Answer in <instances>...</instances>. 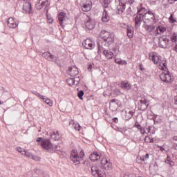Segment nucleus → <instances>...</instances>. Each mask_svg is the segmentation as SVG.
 I'll use <instances>...</instances> for the list:
<instances>
[{"mask_svg":"<svg viewBox=\"0 0 177 177\" xmlns=\"http://www.w3.org/2000/svg\"><path fill=\"white\" fill-rule=\"evenodd\" d=\"M127 0H115V11L118 15H123L127 7Z\"/></svg>","mask_w":177,"mask_h":177,"instance_id":"1","label":"nucleus"},{"mask_svg":"<svg viewBox=\"0 0 177 177\" xmlns=\"http://www.w3.org/2000/svg\"><path fill=\"white\" fill-rule=\"evenodd\" d=\"M100 35L103 41H106L109 45H111L114 42V33L104 30L101 31Z\"/></svg>","mask_w":177,"mask_h":177,"instance_id":"2","label":"nucleus"},{"mask_svg":"<svg viewBox=\"0 0 177 177\" xmlns=\"http://www.w3.org/2000/svg\"><path fill=\"white\" fill-rule=\"evenodd\" d=\"M85 156V153H84V151L82 150L80 151V156H78V153L77 152L76 150H74L71 153V160L75 164V165L80 164L81 162V160L84 158V156Z\"/></svg>","mask_w":177,"mask_h":177,"instance_id":"3","label":"nucleus"},{"mask_svg":"<svg viewBox=\"0 0 177 177\" xmlns=\"http://www.w3.org/2000/svg\"><path fill=\"white\" fill-rule=\"evenodd\" d=\"M144 23H150L152 22L154 24L157 23V20L156 19V16L151 11H148L144 13Z\"/></svg>","mask_w":177,"mask_h":177,"instance_id":"4","label":"nucleus"},{"mask_svg":"<svg viewBox=\"0 0 177 177\" xmlns=\"http://www.w3.org/2000/svg\"><path fill=\"white\" fill-rule=\"evenodd\" d=\"M100 167L102 169H105L106 171H110V169H111L112 168V165H111V162H110V161L107 158H103L100 160Z\"/></svg>","mask_w":177,"mask_h":177,"instance_id":"5","label":"nucleus"},{"mask_svg":"<svg viewBox=\"0 0 177 177\" xmlns=\"http://www.w3.org/2000/svg\"><path fill=\"white\" fill-rule=\"evenodd\" d=\"M149 107V102H147V99L145 97H142L138 104V110L141 111H145Z\"/></svg>","mask_w":177,"mask_h":177,"instance_id":"6","label":"nucleus"},{"mask_svg":"<svg viewBox=\"0 0 177 177\" xmlns=\"http://www.w3.org/2000/svg\"><path fill=\"white\" fill-rule=\"evenodd\" d=\"M169 43V39L167 38V36H162L159 37L158 46L160 48L163 49H167L168 48V44Z\"/></svg>","mask_w":177,"mask_h":177,"instance_id":"7","label":"nucleus"},{"mask_svg":"<svg viewBox=\"0 0 177 177\" xmlns=\"http://www.w3.org/2000/svg\"><path fill=\"white\" fill-rule=\"evenodd\" d=\"M41 146L45 150H53V145L49 139H44L41 142Z\"/></svg>","mask_w":177,"mask_h":177,"instance_id":"8","label":"nucleus"},{"mask_svg":"<svg viewBox=\"0 0 177 177\" xmlns=\"http://www.w3.org/2000/svg\"><path fill=\"white\" fill-rule=\"evenodd\" d=\"M109 44L106 40L100 41L97 43L98 46V53H102V52H104V50H106V49L109 48Z\"/></svg>","mask_w":177,"mask_h":177,"instance_id":"9","label":"nucleus"},{"mask_svg":"<svg viewBox=\"0 0 177 177\" xmlns=\"http://www.w3.org/2000/svg\"><path fill=\"white\" fill-rule=\"evenodd\" d=\"M136 28H139L142 21H145V17L142 14H137L134 19Z\"/></svg>","mask_w":177,"mask_h":177,"instance_id":"10","label":"nucleus"},{"mask_svg":"<svg viewBox=\"0 0 177 177\" xmlns=\"http://www.w3.org/2000/svg\"><path fill=\"white\" fill-rule=\"evenodd\" d=\"M41 56L45 57L48 62H54L55 63L57 62V57L50 54L49 52L42 53Z\"/></svg>","mask_w":177,"mask_h":177,"instance_id":"11","label":"nucleus"},{"mask_svg":"<svg viewBox=\"0 0 177 177\" xmlns=\"http://www.w3.org/2000/svg\"><path fill=\"white\" fill-rule=\"evenodd\" d=\"M119 103L120 101L115 99H113L111 100V102L109 104V109L111 110V111H116V110L119 107Z\"/></svg>","mask_w":177,"mask_h":177,"instance_id":"12","label":"nucleus"},{"mask_svg":"<svg viewBox=\"0 0 177 177\" xmlns=\"http://www.w3.org/2000/svg\"><path fill=\"white\" fill-rule=\"evenodd\" d=\"M122 27H124V28H126L127 37H129V38H133L134 32L133 27L132 26H129L125 24H123Z\"/></svg>","mask_w":177,"mask_h":177,"instance_id":"13","label":"nucleus"},{"mask_svg":"<svg viewBox=\"0 0 177 177\" xmlns=\"http://www.w3.org/2000/svg\"><path fill=\"white\" fill-rule=\"evenodd\" d=\"M120 88H122V89H124V91H131V89L132 88V84H131V83H129V82L124 80V81H122L120 82Z\"/></svg>","mask_w":177,"mask_h":177,"instance_id":"14","label":"nucleus"},{"mask_svg":"<svg viewBox=\"0 0 177 177\" xmlns=\"http://www.w3.org/2000/svg\"><path fill=\"white\" fill-rule=\"evenodd\" d=\"M144 28L150 35L156 34V26L154 25H144Z\"/></svg>","mask_w":177,"mask_h":177,"instance_id":"15","label":"nucleus"},{"mask_svg":"<svg viewBox=\"0 0 177 177\" xmlns=\"http://www.w3.org/2000/svg\"><path fill=\"white\" fill-rule=\"evenodd\" d=\"M124 118L126 120V121H128V120H131L132 117H133V111H131L129 109H125L124 111Z\"/></svg>","mask_w":177,"mask_h":177,"instance_id":"16","label":"nucleus"},{"mask_svg":"<svg viewBox=\"0 0 177 177\" xmlns=\"http://www.w3.org/2000/svg\"><path fill=\"white\" fill-rule=\"evenodd\" d=\"M68 74L71 77H75L76 75H78L80 72L78 71V68L75 66H71L68 68Z\"/></svg>","mask_w":177,"mask_h":177,"instance_id":"17","label":"nucleus"},{"mask_svg":"<svg viewBox=\"0 0 177 177\" xmlns=\"http://www.w3.org/2000/svg\"><path fill=\"white\" fill-rule=\"evenodd\" d=\"M82 46L85 48V49H92V48H93V44L90 39H87L83 41Z\"/></svg>","mask_w":177,"mask_h":177,"instance_id":"18","label":"nucleus"},{"mask_svg":"<svg viewBox=\"0 0 177 177\" xmlns=\"http://www.w3.org/2000/svg\"><path fill=\"white\" fill-rule=\"evenodd\" d=\"M85 26L88 30H93L95 28V21L88 19L85 24Z\"/></svg>","mask_w":177,"mask_h":177,"instance_id":"19","label":"nucleus"},{"mask_svg":"<svg viewBox=\"0 0 177 177\" xmlns=\"http://www.w3.org/2000/svg\"><path fill=\"white\" fill-rule=\"evenodd\" d=\"M8 27L9 28H16L17 27V24H16V21L12 17H10L8 19Z\"/></svg>","mask_w":177,"mask_h":177,"instance_id":"20","label":"nucleus"},{"mask_svg":"<svg viewBox=\"0 0 177 177\" xmlns=\"http://www.w3.org/2000/svg\"><path fill=\"white\" fill-rule=\"evenodd\" d=\"M102 21H103V23H109V21H110V16H109V14L107 13V10H106V9H104V11L102 12Z\"/></svg>","mask_w":177,"mask_h":177,"instance_id":"21","label":"nucleus"},{"mask_svg":"<svg viewBox=\"0 0 177 177\" xmlns=\"http://www.w3.org/2000/svg\"><path fill=\"white\" fill-rule=\"evenodd\" d=\"M24 12L26 13H30L31 12V3L25 2L22 8Z\"/></svg>","mask_w":177,"mask_h":177,"instance_id":"22","label":"nucleus"},{"mask_svg":"<svg viewBox=\"0 0 177 177\" xmlns=\"http://www.w3.org/2000/svg\"><path fill=\"white\" fill-rule=\"evenodd\" d=\"M58 20L60 26H63V22L66 20V13L59 12L58 14Z\"/></svg>","mask_w":177,"mask_h":177,"instance_id":"23","label":"nucleus"},{"mask_svg":"<svg viewBox=\"0 0 177 177\" xmlns=\"http://www.w3.org/2000/svg\"><path fill=\"white\" fill-rule=\"evenodd\" d=\"M89 158L91 161H97V160H100V155L97 152H93L90 155Z\"/></svg>","mask_w":177,"mask_h":177,"instance_id":"24","label":"nucleus"},{"mask_svg":"<svg viewBox=\"0 0 177 177\" xmlns=\"http://www.w3.org/2000/svg\"><path fill=\"white\" fill-rule=\"evenodd\" d=\"M166 30H167V28H165V26H159L155 30V34H156V35H158L164 32Z\"/></svg>","mask_w":177,"mask_h":177,"instance_id":"25","label":"nucleus"},{"mask_svg":"<svg viewBox=\"0 0 177 177\" xmlns=\"http://www.w3.org/2000/svg\"><path fill=\"white\" fill-rule=\"evenodd\" d=\"M151 60L154 63V64H158V63L160 64V62L162 61L161 56H157V55H153L151 57Z\"/></svg>","mask_w":177,"mask_h":177,"instance_id":"26","label":"nucleus"},{"mask_svg":"<svg viewBox=\"0 0 177 177\" xmlns=\"http://www.w3.org/2000/svg\"><path fill=\"white\" fill-rule=\"evenodd\" d=\"M50 138L53 140H60V134H59V131L53 132L50 134Z\"/></svg>","mask_w":177,"mask_h":177,"instance_id":"27","label":"nucleus"},{"mask_svg":"<svg viewBox=\"0 0 177 177\" xmlns=\"http://www.w3.org/2000/svg\"><path fill=\"white\" fill-rule=\"evenodd\" d=\"M103 53L106 56V59H111L114 56V53L111 51L104 50Z\"/></svg>","mask_w":177,"mask_h":177,"instance_id":"28","label":"nucleus"},{"mask_svg":"<svg viewBox=\"0 0 177 177\" xmlns=\"http://www.w3.org/2000/svg\"><path fill=\"white\" fill-rule=\"evenodd\" d=\"M92 8V4H84L83 6L82 7V9L83 12H89Z\"/></svg>","mask_w":177,"mask_h":177,"instance_id":"29","label":"nucleus"},{"mask_svg":"<svg viewBox=\"0 0 177 177\" xmlns=\"http://www.w3.org/2000/svg\"><path fill=\"white\" fill-rule=\"evenodd\" d=\"M165 162L166 164H169L170 167H174V165H175L174 161L171 160V157L169 156V155H167Z\"/></svg>","mask_w":177,"mask_h":177,"instance_id":"30","label":"nucleus"},{"mask_svg":"<svg viewBox=\"0 0 177 177\" xmlns=\"http://www.w3.org/2000/svg\"><path fill=\"white\" fill-rule=\"evenodd\" d=\"M174 81V79L172 78V76H171V74H169L168 72L166 74V83L167 84H171Z\"/></svg>","mask_w":177,"mask_h":177,"instance_id":"31","label":"nucleus"},{"mask_svg":"<svg viewBox=\"0 0 177 177\" xmlns=\"http://www.w3.org/2000/svg\"><path fill=\"white\" fill-rule=\"evenodd\" d=\"M159 66L161 70H164V68H165V70H168V68L167 66V61H161L159 64Z\"/></svg>","mask_w":177,"mask_h":177,"instance_id":"32","label":"nucleus"},{"mask_svg":"<svg viewBox=\"0 0 177 177\" xmlns=\"http://www.w3.org/2000/svg\"><path fill=\"white\" fill-rule=\"evenodd\" d=\"M44 102H45V103L46 104H48V106H50V107H52L53 106V102L52 101V100L49 99V98H46L44 97V100H43Z\"/></svg>","mask_w":177,"mask_h":177,"instance_id":"33","label":"nucleus"},{"mask_svg":"<svg viewBox=\"0 0 177 177\" xmlns=\"http://www.w3.org/2000/svg\"><path fill=\"white\" fill-rule=\"evenodd\" d=\"M160 78L161 81H162L163 82H167V73H162L160 75Z\"/></svg>","mask_w":177,"mask_h":177,"instance_id":"34","label":"nucleus"},{"mask_svg":"<svg viewBox=\"0 0 177 177\" xmlns=\"http://www.w3.org/2000/svg\"><path fill=\"white\" fill-rule=\"evenodd\" d=\"M32 93L34 95H35L36 96H38V97H39L40 99H42V100H45V96L39 94V93H38V91H32Z\"/></svg>","mask_w":177,"mask_h":177,"instance_id":"35","label":"nucleus"},{"mask_svg":"<svg viewBox=\"0 0 177 177\" xmlns=\"http://www.w3.org/2000/svg\"><path fill=\"white\" fill-rule=\"evenodd\" d=\"M66 82L70 86H72V85H75L74 80L73 78H68L66 80Z\"/></svg>","mask_w":177,"mask_h":177,"instance_id":"36","label":"nucleus"},{"mask_svg":"<svg viewBox=\"0 0 177 177\" xmlns=\"http://www.w3.org/2000/svg\"><path fill=\"white\" fill-rule=\"evenodd\" d=\"M145 12H146V8H141L138 10L137 15H145V13H146Z\"/></svg>","mask_w":177,"mask_h":177,"instance_id":"37","label":"nucleus"},{"mask_svg":"<svg viewBox=\"0 0 177 177\" xmlns=\"http://www.w3.org/2000/svg\"><path fill=\"white\" fill-rule=\"evenodd\" d=\"M73 82L75 84V85H78V84H80V81H81V80L80 79V77H73Z\"/></svg>","mask_w":177,"mask_h":177,"instance_id":"38","label":"nucleus"},{"mask_svg":"<svg viewBox=\"0 0 177 177\" xmlns=\"http://www.w3.org/2000/svg\"><path fill=\"white\" fill-rule=\"evenodd\" d=\"M149 157H150V155L149 153H146L145 156H142L140 157V160L146 161V160H148Z\"/></svg>","mask_w":177,"mask_h":177,"instance_id":"39","label":"nucleus"},{"mask_svg":"<svg viewBox=\"0 0 177 177\" xmlns=\"http://www.w3.org/2000/svg\"><path fill=\"white\" fill-rule=\"evenodd\" d=\"M171 41L172 42L176 43V41H177V34L176 33L173 34V36L171 37Z\"/></svg>","mask_w":177,"mask_h":177,"instance_id":"40","label":"nucleus"},{"mask_svg":"<svg viewBox=\"0 0 177 177\" xmlns=\"http://www.w3.org/2000/svg\"><path fill=\"white\" fill-rule=\"evenodd\" d=\"M77 96L80 100H82L84 99L82 96H84V91L81 90L80 91L78 92Z\"/></svg>","mask_w":177,"mask_h":177,"instance_id":"41","label":"nucleus"},{"mask_svg":"<svg viewBox=\"0 0 177 177\" xmlns=\"http://www.w3.org/2000/svg\"><path fill=\"white\" fill-rule=\"evenodd\" d=\"M144 140L146 142V143H151L153 142V140H151V138H150L149 136H145Z\"/></svg>","mask_w":177,"mask_h":177,"instance_id":"42","label":"nucleus"},{"mask_svg":"<svg viewBox=\"0 0 177 177\" xmlns=\"http://www.w3.org/2000/svg\"><path fill=\"white\" fill-rule=\"evenodd\" d=\"M54 151H59V153H62V149H60V146L56 145L55 148L53 147V149Z\"/></svg>","mask_w":177,"mask_h":177,"instance_id":"43","label":"nucleus"},{"mask_svg":"<svg viewBox=\"0 0 177 177\" xmlns=\"http://www.w3.org/2000/svg\"><path fill=\"white\" fill-rule=\"evenodd\" d=\"M25 156H26V157H28V158H32V153H31L30 152H28V151H25Z\"/></svg>","mask_w":177,"mask_h":177,"instance_id":"44","label":"nucleus"},{"mask_svg":"<svg viewBox=\"0 0 177 177\" xmlns=\"http://www.w3.org/2000/svg\"><path fill=\"white\" fill-rule=\"evenodd\" d=\"M32 160H34L35 161H39L41 160V158L38 156H34L32 155Z\"/></svg>","mask_w":177,"mask_h":177,"instance_id":"45","label":"nucleus"},{"mask_svg":"<svg viewBox=\"0 0 177 177\" xmlns=\"http://www.w3.org/2000/svg\"><path fill=\"white\" fill-rule=\"evenodd\" d=\"M170 23H176V20L174 19V15H171L169 17Z\"/></svg>","mask_w":177,"mask_h":177,"instance_id":"46","label":"nucleus"},{"mask_svg":"<svg viewBox=\"0 0 177 177\" xmlns=\"http://www.w3.org/2000/svg\"><path fill=\"white\" fill-rule=\"evenodd\" d=\"M138 129H140V132L142 134L145 135L146 133V129L143 127H140Z\"/></svg>","mask_w":177,"mask_h":177,"instance_id":"47","label":"nucleus"},{"mask_svg":"<svg viewBox=\"0 0 177 177\" xmlns=\"http://www.w3.org/2000/svg\"><path fill=\"white\" fill-rule=\"evenodd\" d=\"M17 150L19 151V153H21V154H25L26 151L21 148H17Z\"/></svg>","mask_w":177,"mask_h":177,"instance_id":"48","label":"nucleus"},{"mask_svg":"<svg viewBox=\"0 0 177 177\" xmlns=\"http://www.w3.org/2000/svg\"><path fill=\"white\" fill-rule=\"evenodd\" d=\"M122 61V59H115V63H117V64H121V62Z\"/></svg>","mask_w":177,"mask_h":177,"instance_id":"49","label":"nucleus"},{"mask_svg":"<svg viewBox=\"0 0 177 177\" xmlns=\"http://www.w3.org/2000/svg\"><path fill=\"white\" fill-rule=\"evenodd\" d=\"M168 1V3H169L170 5H172V3H175V2L177 1V0H167Z\"/></svg>","mask_w":177,"mask_h":177,"instance_id":"50","label":"nucleus"},{"mask_svg":"<svg viewBox=\"0 0 177 177\" xmlns=\"http://www.w3.org/2000/svg\"><path fill=\"white\" fill-rule=\"evenodd\" d=\"M135 125H136V128H138V129L142 128V126H140V124L138 122H136Z\"/></svg>","mask_w":177,"mask_h":177,"instance_id":"51","label":"nucleus"},{"mask_svg":"<svg viewBox=\"0 0 177 177\" xmlns=\"http://www.w3.org/2000/svg\"><path fill=\"white\" fill-rule=\"evenodd\" d=\"M75 129L76 131H81V126H80V124H78V127H77V125L75 126Z\"/></svg>","mask_w":177,"mask_h":177,"instance_id":"52","label":"nucleus"},{"mask_svg":"<svg viewBox=\"0 0 177 177\" xmlns=\"http://www.w3.org/2000/svg\"><path fill=\"white\" fill-rule=\"evenodd\" d=\"M110 2H111V0H104V3L105 5H109V3H110Z\"/></svg>","mask_w":177,"mask_h":177,"instance_id":"53","label":"nucleus"},{"mask_svg":"<svg viewBox=\"0 0 177 177\" xmlns=\"http://www.w3.org/2000/svg\"><path fill=\"white\" fill-rule=\"evenodd\" d=\"M88 71H92V64H89L88 66Z\"/></svg>","mask_w":177,"mask_h":177,"instance_id":"54","label":"nucleus"},{"mask_svg":"<svg viewBox=\"0 0 177 177\" xmlns=\"http://www.w3.org/2000/svg\"><path fill=\"white\" fill-rule=\"evenodd\" d=\"M120 64H122V66H126V64H128V63L127 62V61L122 60Z\"/></svg>","mask_w":177,"mask_h":177,"instance_id":"55","label":"nucleus"},{"mask_svg":"<svg viewBox=\"0 0 177 177\" xmlns=\"http://www.w3.org/2000/svg\"><path fill=\"white\" fill-rule=\"evenodd\" d=\"M113 122H115V124H117V122H118V118H113Z\"/></svg>","mask_w":177,"mask_h":177,"instance_id":"56","label":"nucleus"},{"mask_svg":"<svg viewBox=\"0 0 177 177\" xmlns=\"http://www.w3.org/2000/svg\"><path fill=\"white\" fill-rule=\"evenodd\" d=\"M48 1H42L41 3V8H44V6H45V5H46V3H47Z\"/></svg>","mask_w":177,"mask_h":177,"instance_id":"57","label":"nucleus"},{"mask_svg":"<svg viewBox=\"0 0 177 177\" xmlns=\"http://www.w3.org/2000/svg\"><path fill=\"white\" fill-rule=\"evenodd\" d=\"M158 147H159L160 151H165V149L164 147H162L161 146H159Z\"/></svg>","mask_w":177,"mask_h":177,"instance_id":"58","label":"nucleus"},{"mask_svg":"<svg viewBox=\"0 0 177 177\" xmlns=\"http://www.w3.org/2000/svg\"><path fill=\"white\" fill-rule=\"evenodd\" d=\"M129 5H132L135 2V0H128Z\"/></svg>","mask_w":177,"mask_h":177,"instance_id":"59","label":"nucleus"},{"mask_svg":"<svg viewBox=\"0 0 177 177\" xmlns=\"http://www.w3.org/2000/svg\"><path fill=\"white\" fill-rule=\"evenodd\" d=\"M145 131H146V133H150V127L146 128V129H145Z\"/></svg>","mask_w":177,"mask_h":177,"instance_id":"60","label":"nucleus"},{"mask_svg":"<svg viewBox=\"0 0 177 177\" xmlns=\"http://www.w3.org/2000/svg\"><path fill=\"white\" fill-rule=\"evenodd\" d=\"M48 23H50V24H51V23H53V19L48 18Z\"/></svg>","mask_w":177,"mask_h":177,"instance_id":"61","label":"nucleus"},{"mask_svg":"<svg viewBox=\"0 0 177 177\" xmlns=\"http://www.w3.org/2000/svg\"><path fill=\"white\" fill-rule=\"evenodd\" d=\"M35 172L36 174H41V171H40L39 169H36L35 170Z\"/></svg>","mask_w":177,"mask_h":177,"instance_id":"62","label":"nucleus"},{"mask_svg":"<svg viewBox=\"0 0 177 177\" xmlns=\"http://www.w3.org/2000/svg\"><path fill=\"white\" fill-rule=\"evenodd\" d=\"M173 140H175L176 142H177V136H175L173 137Z\"/></svg>","mask_w":177,"mask_h":177,"instance_id":"63","label":"nucleus"},{"mask_svg":"<svg viewBox=\"0 0 177 177\" xmlns=\"http://www.w3.org/2000/svg\"><path fill=\"white\" fill-rule=\"evenodd\" d=\"M174 50L177 53V44L174 47Z\"/></svg>","mask_w":177,"mask_h":177,"instance_id":"64","label":"nucleus"}]
</instances>
